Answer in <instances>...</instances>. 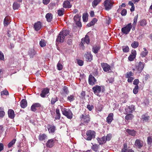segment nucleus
Listing matches in <instances>:
<instances>
[{
  "label": "nucleus",
  "instance_id": "nucleus-1",
  "mask_svg": "<svg viewBox=\"0 0 152 152\" xmlns=\"http://www.w3.org/2000/svg\"><path fill=\"white\" fill-rule=\"evenodd\" d=\"M69 31L67 30L60 32L57 38L56 42L58 43L63 42L64 41L65 37L69 34Z\"/></svg>",
  "mask_w": 152,
  "mask_h": 152
},
{
  "label": "nucleus",
  "instance_id": "nucleus-2",
  "mask_svg": "<svg viewBox=\"0 0 152 152\" xmlns=\"http://www.w3.org/2000/svg\"><path fill=\"white\" fill-rule=\"evenodd\" d=\"M92 90L94 94L97 96H100V94L101 92H104L103 88L101 86L98 85L95 86L92 88Z\"/></svg>",
  "mask_w": 152,
  "mask_h": 152
},
{
  "label": "nucleus",
  "instance_id": "nucleus-3",
  "mask_svg": "<svg viewBox=\"0 0 152 152\" xmlns=\"http://www.w3.org/2000/svg\"><path fill=\"white\" fill-rule=\"evenodd\" d=\"M81 123L84 124H87L90 121L89 115L85 114L80 116Z\"/></svg>",
  "mask_w": 152,
  "mask_h": 152
},
{
  "label": "nucleus",
  "instance_id": "nucleus-4",
  "mask_svg": "<svg viewBox=\"0 0 152 152\" xmlns=\"http://www.w3.org/2000/svg\"><path fill=\"white\" fill-rule=\"evenodd\" d=\"M86 136L85 138L88 140H91L95 137V132L93 131H88L86 133Z\"/></svg>",
  "mask_w": 152,
  "mask_h": 152
},
{
  "label": "nucleus",
  "instance_id": "nucleus-5",
  "mask_svg": "<svg viewBox=\"0 0 152 152\" xmlns=\"http://www.w3.org/2000/svg\"><path fill=\"white\" fill-rule=\"evenodd\" d=\"M113 3L111 0H106L104 2V6L105 10H109L113 6Z\"/></svg>",
  "mask_w": 152,
  "mask_h": 152
},
{
  "label": "nucleus",
  "instance_id": "nucleus-6",
  "mask_svg": "<svg viewBox=\"0 0 152 152\" xmlns=\"http://www.w3.org/2000/svg\"><path fill=\"white\" fill-rule=\"evenodd\" d=\"M62 111L63 114L68 118L71 119L72 118V113L70 110L64 108L63 109Z\"/></svg>",
  "mask_w": 152,
  "mask_h": 152
},
{
  "label": "nucleus",
  "instance_id": "nucleus-7",
  "mask_svg": "<svg viewBox=\"0 0 152 152\" xmlns=\"http://www.w3.org/2000/svg\"><path fill=\"white\" fill-rule=\"evenodd\" d=\"M132 28L131 23H129L126 26L122 28V32L124 34H127L129 33Z\"/></svg>",
  "mask_w": 152,
  "mask_h": 152
},
{
  "label": "nucleus",
  "instance_id": "nucleus-8",
  "mask_svg": "<svg viewBox=\"0 0 152 152\" xmlns=\"http://www.w3.org/2000/svg\"><path fill=\"white\" fill-rule=\"evenodd\" d=\"M134 106L133 105H131L129 106H127L125 109V114L130 113L134 110Z\"/></svg>",
  "mask_w": 152,
  "mask_h": 152
},
{
  "label": "nucleus",
  "instance_id": "nucleus-9",
  "mask_svg": "<svg viewBox=\"0 0 152 152\" xmlns=\"http://www.w3.org/2000/svg\"><path fill=\"white\" fill-rule=\"evenodd\" d=\"M96 82V80L95 77L91 75H90L88 77V83L89 84L93 86Z\"/></svg>",
  "mask_w": 152,
  "mask_h": 152
},
{
  "label": "nucleus",
  "instance_id": "nucleus-10",
  "mask_svg": "<svg viewBox=\"0 0 152 152\" xmlns=\"http://www.w3.org/2000/svg\"><path fill=\"white\" fill-rule=\"evenodd\" d=\"M101 66L104 72H109L110 70V66L106 63H101Z\"/></svg>",
  "mask_w": 152,
  "mask_h": 152
},
{
  "label": "nucleus",
  "instance_id": "nucleus-11",
  "mask_svg": "<svg viewBox=\"0 0 152 152\" xmlns=\"http://www.w3.org/2000/svg\"><path fill=\"white\" fill-rule=\"evenodd\" d=\"M55 142L54 139L49 140L46 143V145L48 147L51 148L53 146Z\"/></svg>",
  "mask_w": 152,
  "mask_h": 152
},
{
  "label": "nucleus",
  "instance_id": "nucleus-12",
  "mask_svg": "<svg viewBox=\"0 0 152 152\" xmlns=\"http://www.w3.org/2000/svg\"><path fill=\"white\" fill-rule=\"evenodd\" d=\"M89 37L88 35H86L84 38H83L81 39V44L82 45H83L85 43H86L87 44H89Z\"/></svg>",
  "mask_w": 152,
  "mask_h": 152
},
{
  "label": "nucleus",
  "instance_id": "nucleus-13",
  "mask_svg": "<svg viewBox=\"0 0 152 152\" xmlns=\"http://www.w3.org/2000/svg\"><path fill=\"white\" fill-rule=\"evenodd\" d=\"M49 92V89L47 88H45L42 91L40 94L41 96L43 98L45 97Z\"/></svg>",
  "mask_w": 152,
  "mask_h": 152
},
{
  "label": "nucleus",
  "instance_id": "nucleus-14",
  "mask_svg": "<svg viewBox=\"0 0 152 152\" xmlns=\"http://www.w3.org/2000/svg\"><path fill=\"white\" fill-rule=\"evenodd\" d=\"M145 64L143 62H140L139 63L138 65L137 66V69L140 72H141L144 67Z\"/></svg>",
  "mask_w": 152,
  "mask_h": 152
},
{
  "label": "nucleus",
  "instance_id": "nucleus-15",
  "mask_svg": "<svg viewBox=\"0 0 152 152\" xmlns=\"http://www.w3.org/2000/svg\"><path fill=\"white\" fill-rule=\"evenodd\" d=\"M84 56L88 61H90L92 60L93 56L91 53L87 52L85 54Z\"/></svg>",
  "mask_w": 152,
  "mask_h": 152
},
{
  "label": "nucleus",
  "instance_id": "nucleus-16",
  "mask_svg": "<svg viewBox=\"0 0 152 152\" xmlns=\"http://www.w3.org/2000/svg\"><path fill=\"white\" fill-rule=\"evenodd\" d=\"M113 113H111L109 114L108 117L107 118V122L110 124L113 119Z\"/></svg>",
  "mask_w": 152,
  "mask_h": 152
},
{
  "label": "nucleus",
  "instance_id": "nucleus-17",
  "mask_svg": "<svg viewBox=\"0 0 152 152\" xmlns=\"http://www.w3.org/2000/svg\"><path fill=\"white\" fill-rule=\"evenodd\" d=\"M63 6L64 8H69L72 7L69 1H64Z\"/></svg>",
  "mask_w": 152,
  "mask_h": 152
},
{
  "label": "nucleus",
  "instance_id": "nucleus-18",
  "mask_svg": "<svg viewBox=\"0 0 152 152\" xmlns=\"http://www.w3.org/2000/svg\"><path fill=\"white\" fill-rule=\"evenodd\" d=\"M100 145L103 144L106 142L105 137L104 136L101 138H98L97 139Z\"/></svg>",
  "mask_w": 152,
  "mask_h": 152
},
{
  "label": "nucleus",
  "instance_id": "nucleus-19",
  "mask_svg": "<svg viewBox=\"0 0 152 152\" xmlns=\"http://www.w3.org/2000/svg\"><path fill=\"white\" fill-rule=\"evenodd\" d=\"M47 129L50 133H53L55 131V127L54 126L49 125L47 126Z\"/></svg>",
  "mask_w": 152,
  "mask_h": 152
},
{
  "label": "nucleus",
  "instance_id": "nucleus-20",
  "mask_svg": "<svg viewBox=\"0 0 152 152\" xmlns=\"http://www.w3.org/2000/svg\"><path fill=\"white\" fill-rule=\"evenodd\" d=\"M8 114L9 117L13 119L15 117L14 112L13 110L12 109H10L8 112Z\"/></svg>",
  "mask_w": 152,
  "mask_h": 152
},
{
  "label": "nucleus",
  "instance_id": "nucleus-21",
  "mask_svg": "<svg viewBox=\"0 0 152 152\" xmlns=\"http://www.w3.org/2000/svg\"><path fill=\"white\" fill-rule=\"evenodd\" d=\"M135 145L139 148H140L143 146V143L141 141L137 140L135 142Z\"/></svg>",
  "mask_w": 152,
  "mask_h": 152
},
{
  "label": "nucleus",
  "instance_id": "nucleus-22",
  "mask_svg": "<svg viewBox=\"0 0 152 152\" xmlns=\"http://www.w3.org/2000/svg\"><path fill=\"white\" fill-rule=\"evenodd\" d=\"M41 23L40 22H37L34 25V28L36 31L39 30L41 28Z\"/></svg>",
  "mask_w": 152,
  "mask_h": 152
},
{
  "label": "nucleus",
  "instance_id": "nucleus-23",
  "mask_svg": "<svg viewBox=\"0 0 152 152\" xmlns=\"http://www.w3.org/2000/svg\"><path fill=\"white\" fill-rule=\"evenodd\" d=\"M100 47L98 46H94L92 48V51L95 54L97 53L100 49Z\"/></svg>",
  "mask_w": 152,
  "mask_h": 152
},
{
  "label": "nucleus",
  "instance_id": "nucleus-24",
  "mask_svg": "<svg viewBox=\"0 0 152 152\" xmlns=\"http://www.w3.org/2000/svg\"><path fill=\"white\" fill-rule=\"evenodd\" d=\"M45 17L47 21L50 22L52 19L53 15L51 13H48L46 15Z\"/></svg>",
  "mask_w": 152,
  "mask_h": 152
},
{
  "label": "nucleus",
  "instance_id": "nucleus-25",
  "mask_svg": "<svg viewBox=\"0 0 152 152\" xmlns=\"http://www.w3.org/2000/svg\"><path fill=\"white\" fill-rule=\"evenodd\" d=\"M27 105L26 100L25 99H22L20 102V106L22 108H24Z\"/></svg>",
  "mask_w": 152,
  "mask_h": 152
},
{
  "label": "nucleus",
  "instance_id": "nucleus-26",
  "mask_svg": "<svg viewBox=\"0 0 152 152\" xmlns=\"http://www.w3.org/2000/svg\"><path fill=\"white\" fill-rule=\"evenodd\" d=\"M47 136L45 134H40L39 136V139L40 141H42L47 139Z\"/></svg>",
  "mask_w": 152,
  "mask_h": 152
},
{
  "label": "nucleus",
  "instance_id": "nucleus-27",
  "mask_svg": "<svg viewBox=\"0 0 152 152\" xmlns=\"http://www.w3.org/2000/svg\"><path fill=\"white\" fill-rule=\"evenodd\" d=\"M138 17V15L137 14L134 17L133 20V23L132 24V25L133 27V28L132 29L133 30H134L135 27L136 26V23L137 21V20Z\"/></svg>",
  "mask_w": 152,
  "mask_h": 152
},
{
  "label": "nucleus",
  "instance_id": "nucleus-28",
  "mask_svg": "<svg viewBox=\"0 0 152 152\" xmlns=\"http://www.w3.org/2000/svg\"><path fill=\"white\" fill-rule=\"evenodd\" d=\"M143 49L144 51H142L140 53V56L142 57H145L147 55L148 53V50L145 48H144Z\"/></svg>",
  "mask_w": 152,
  "mask_h": 152
},
{
  "label": "nucleus",
  "instance_id": "nucleus-29",
  "mask_svg": "<svg viewBox=\"0 0 152 152\" xmlns=\"http://www.w3.org/2000/svg\"><path fill=\"white\" fill-rule=\"evenodd\" d=\"M149 118L148 116L145 115H143L141 116V119L143 122H146L148 121Z\"/></svg>",
  "mask_w": 152,
  "mask_h": 152
},
{
  "label": "nucleus",
  "instance_id": "nucleus-30",
  "mask_svg": "<svg viewBox=\"0 0 152 152\" xmlns=\"http://www.w3.org/2000/svg\"><path fill=\"white\" fill-rule=\"evenodd\" d=\"M101 1L102 0H94L92 3V7L94 8H95Z\"/></svg>",
  "mask_w": 152,
  "mask_h": 152
},
{
  "label": "nucleus",
  "instance_id": "nucleus-31",
  "mask_svg": "<svg viewBox=\"0 0 152 152\" xmlns=\"http://www.w3.org/2000/svg\"><path fill=\"white\" fill-rule=\"evenodd\" d=\"M97 19L96 18H93L90 23L87 24V26L88 27H89L94 25L97 21Z\"/></svg>",
  "mask_w": 152,
  "mask_h": 152
},
{
  "label": "nucleus",
  "instance_id": "nucleus-32",
  "mask_svg": "<svg viewBox=\"0 0 152 152\" xmlns=\"http://www.w3.org/2000/svg\"><path fill=\"white\" fill-rule=\"evenodd\" d=\"M56 116L55 118L56 119H59L61 117L59 110L57 108L56 109Z\"/></svg>",
  "mask_w": 152,
  "mask_h": 152
},
{
  "label": "nucleus",
  "instance_id": "nucleus-33",
  "mask_svg": "<svg viewBox=\"0 0 152 152\" xmlns=\"http://www.w3.org/2000/svg\"><path fill=\"white\" fill-rule=\"evenodd\" d=\"M126 115L125 116V119L127 121L131 120L134 117V115L133 114L128 113L126 114Z\"/></svg>",
  "mask_w": 152,
  "mask_h": 152
},
{
  "label": "nucleus",
  "instance_id": "nucleus-34",
  "mask_svg": "<svg viewBox=\"0 0 152 152\" xmlns=\"http://www.w3.org/2000/svg\"><path fill=\"white\" fill-rule=\"evenodd\" d=\"M75 99V97L73 95H70L67 97V100L70 102L73 101Z\"/></svg>",
  "mask_w": 152,
  "mask_h": 152
},
{
  "label": "nucleus",
  "instance_id": "nucleus-35",
  "mask_svg": "<svg viewBox=\"0 0 152 152\" xmlns=\"http://www.w3.org/2000/svg\"><path fill=\"white\" fill-rule=\"evenodd\" d=\"M20 7V4L17 2H14L13 5V8L14 10H18Z\"/></svg>",
  "mask_w": 152,
  "mask_h": 152
},
{
  "label": "nucleus",
  "instance_id": "nucleus-36",
  "mask_svg": "<svg viewBox=\"0 0 152 152\" xmlns=\"http://www.w3.org/2000/svg\"><path fill=\"white\" fill-rule=\"evenodd\" d=\"M131 46L133 48H136L139 46V43L137 41H134L131 44Z\"/></svg>",
  "mask_w": 152,
  "mask_h": 152
},
{
  "label": "nucleus",
  "instance_id": "nucleus-37",
  "mask_svg": "<svg viewBox=\"0 0 152 152\" xmlns=\"http://www.w3.org/2000/svg\"><path fill=\"white\" fill-rule=\"evenodd\" d=\"M126 132L130 135L134 136L135 134V132L134 130H131L129 129L126 130Z\"/></svg>",
  "mask_w": 152,
  "mask_h": 152
},
{
  "label": "nucleus",
  "instance_id": "nucleus-38",
  "mask_svg": "<svg viewBox=\"0 0 152 152\" xmlns=\"http://www.w3.org/2000/svg\"><path fill=\"white\" fill-rule=\"evenodd\" d=\"M64 9L63 8H61V9L58 10V14L59 16H61L63 15L64 14Z\"/></svg>",
  "mask_w": 152,
  "mask_h": 152
},
{
  "label": "nucleus",
  "instance_id": "nucleus-39",
  "mask_svg": "<svg viewBox=\"0 0 152 152\" xmlns=\"http://www.w3.org/2000/svg\"><path fill=\"white\" fill-rule=\"evenodd\" d=\"M88 15L87 13L84 14L83 15V22H87L88 19Z\"/></svg>",
  "mask_w": 152,
  "mask_h": 152
},
{
  "label": "nucleus",
  "instance_id": "nucleus-40",
  "mask_svg": "<svg viewBox=\"0 0 152 152\" xmlns=\"http://www.w3.org/2000/svg\"><path fill=\"white\" fill-rule=\"evenodd\" d=\"M122 50L123 52L127 53L129 51V48L128 46H124L122 47Z\"/></svg>",
  "mask_w": 152,
  "mask_h": 152
},
{
  "label": "nucleus",
  "instance_id": "nucleus-41",
  "mask_svg": "<svg viewBox=\"0 0 152 152\" xmlns=\"http://www.w3.org/2000/svg\"><path fill=\"white\" fill-rule=\"evenodd\" d=\"M16 140V139H14L12 140L10 143L8 144V147L9 148H10L12 147L15 143Z\"/></svg>",
  "mask_w": 152,
  "mask_h": 152
},
{
  "label": "nucleus",
  "instance_id": "nucleus-42",
  "mask_svg": "<svg viewBox=\"0 0 152 152\" xmlns=\"http://www.w3.org/2000/svg\"><path fill=\"white\" fill-rule=\"evenodd\" d=\"M39 45L42 47L45 46L46 45L45 41L43 39L41 40L39 42Z\"/></svg>",
  "mask_w": 152,
  "mask_h": 152
},
{
  "label": "nucleus",
  "instance_id": "nucleus-43",
  "mask_svg": "<svg viewBox=\"0 0 152 152\" xmlns=\"http://www.w3.org/2000/svg\"><path fill=\"white\" fill-rule=\"evenodd\" d=\"M133 75V73L130 71L126 73L125 75V77L126 78L132 77L131 76H132Z\"/></svg>",
  "mask_w": 152,
  "mask_h": 152
},
{
  "label": "nucleus",
  "instance_id": "nucleus-44",
  "mask_svg": "<svg viewBox=\"0 0 152 152\" xmlns=\"http://www.w3.org/2000/svg\"><path fill=\"white\" fill-rule=\"evenodd\" d=\"M80 17L81 16H80L78 15H76L74 18V21L76 22L80 20Z\"/></svg>",
  "mask_w": 152,
  "mask_h": 152
},
{
  "label": "nucleus",
  "instance_id": "nucleus-45",
  "mask_svg": "<svg viewBox=\"0 0 152 152\" xmlns=\"http://www.w3.org/2000/svg\"><path fill=\"white\" fill-rule=\"evenodd\" d=\"M35 53L36 52L33 49H31L29 52V54L31 57H33Z\"/></svg>",
  "mask_w": 152,
  "mask_h": 152
},
{
  "label": "nucleus",
  "instance_id": "nucleus-46",
  "mask_svg": "<svg viewBox=\"0 0 152 152\" xmlns=\"http://www.w3.org/2000/svg\"><path fill=\"white\" fill-rule=\"evenodd\" d=\"M139 87L138 86H135L133 90V93L135 94H137L138 91Z\"/></svg>",
  "mask_w": 152,
  "mask_h": 152
},
{
  "label": "nucleus",
  "instance_id": "nucleus-47",
  "mask_svg": "<svg viewBox=\"0 0 152 152\" xmlns=\"http://www.w3.org/2000/svg\"><path fill=\"white\" fill-rule=\"evenodd\" d=\"M146 24V20L145 19L142 20L140 23V25L142 26H145Z\"/></svg>",
  "mask_w": 152,
  "mask_h": 152
},
{
  "label": "nucleus",
  "instance_id": "nucleus-48",
  "mask_svg": "<svg viewBox=\"0 0 152 152\" xmlns=\"http://www.w3.org/2000/svg\"><path fill=\"white\" fill-rule=\"evenodd\" d=\"M147 142L148 144L149 145L152 144V137L150 136L148 137Z\"/></svg>",
  "mask_w": 152,
  "mask_h": 152
},
{
  "label": "nucleus",
  "instance_id": "nucleus-49",
  "mask_svg": "<svg viewBox=\"0 0 152 152\" xmlns=\"http://www.w3.org/2000/svg\"><path fill=\"white\" fill-rule=\"evenodd\" d=\"M57 68L58 70H61L63 69V67L62 65L59 62L57 65Z\"/></svg>",
  "mask_w": 152,
  "mask_h": 152
},
{
  "label": "nucleus",
  "instance_id": "nucleus-50",
  "mask_svg": "<svg viewBox=\"0 0 152 152\" xmlns=\"http://www.w3.org/2000/svg\"><path fill=\"white\" fill-rule=\"evenodd\" d=\"M112 137V135L110 134H108L105 137V139L106 140L109 141Z\"/></svg>",
  "mask_w": 152,
  "mask_h": 152
},
{
  "label": "nucleus",
  "instance_id": "nucleus-51",
  "mask_svg": "<svg viewBox=\"0 0 152 152\" xmlns=\"http://www.w3.org/2000/svg\"><path fill=\"white\" fill-rule=\"evenodd\" d=\"M57 101L58 99L57 97H56L55 98H52L51 101V104H54V103Z\"/></svg>",
  "mask_w": 152,
  "mask_h": 152
},
{
  "label": "nucleus",
  "instance_id": "nucleus-52",
  "mask_svg": "<svg viewBox=\"0 0 152 152\" xmlns=\"http://www.w3.org/2000/svg\"><path fill=\"white\" fill-rule=\"evenodd\" d=\"M98 148V146L97 145H93L92 147V149L94 151L96 152L97 151Z\"/></svg>",
  "mask_w": 152,
  "mask_h": 152
},
{
  "label": "nucleus",
  "instance_id": "nucleus-53",
  "mask_svg": "<svg viewBox=\"0 0 152 152\" xmlns=\"http://www.w3.org/2000/svg\"><path fill=\"white\" fill-rule=\"evenodd\" d=\"M1 107L0 108V110H1ZM5 113L4 111L1 110L0 111V118H2L5 115Z\"/></svg>",
  "mask_w": 152,
  "mask_h": 152
},
{
  "label": "nucleus",
  "instance_id": "nucleus-54",
  "mask_svg": "<svg viewBox=\"0 0 152 152\" xmlns=\"http://www.w3.org/2000/svg\"><path fill=\"white\" fill-rule=\"evenodd\" d=\"M8 19L7 18L5 17L4 21V26H7L8 25Z\"/></svg>",
  "mask_w": 152,
  "mask_h": 152
},
{
  "label": "nucleus",
  "instance_id": "nucleus-55",
  "mask_svg": "<svg viewBox=\"0 0 152 152\" xmlns=\"http://www.w3.org/2000/svg\"><path fill=\"white\" fill-rule=\"evenodd\" d=\"M87 107L89 111H91L94 108V106L92 105L88 104L87 105Z\"/></svg>",
  "mask_w": 152,
  "mask_h": 152
},
{
  "label": "nucleus",
  "instance_id": "nucleus-56",
  "mask_svg": "<svg viewBox=\"0 0 152 152\" xmlns=\"http://www.w3.org/2000/svg\"><path fill=\"white\" fill-rule=\"evenodd\" d=\"M77 64L80 66H82L83 64V61L82 60H78L77 61Z\"/></svg>",
  "mask_w": 152,
  "mask_h": 152
},
{
  "label": "nucleus",
  "instance_id": "nucleus-57",
  "mask_svg": "<svg viewBox=\"0 0 152 152\" xmlns=\"http://www.w3.org/2000/svg\"><path fill=\"white\" fill-rule=\"evenodd\" d=\"M1 96L7 95L8 94V92L7 91H3L1 92Z\"/></svg>",
  "mask_w": 152,
  "mask_h": 152
},
{
  "label": "nucleus",
  "instance_id": "nucleus-58",
  "mask_svg": "<svg viewBox=\"0 0 152 152\" xmlns=\"http://www.w3.org/2000/svg\"><path fill=\"white\" fill-rule=\"evenodd\" d=\"M122 152H134V151L132 149H127V150L125 151V149H122Z\"/></svg>",
  "mask_w": 152,
  "mask_h": 152
},
{
  "label": "nucleus",
  "instance_id": "nucleus-59",
  "mask_svg": "<svg viewBox=\"0 0 152 152\" xmlns=\"http://www.w3.org/2000/svg\"><path fill=\"white\" fill-rule=\"evenodd\" d=\"M136 57L130 55L128 57V59L130 61H133Z\"/></svg>",
  "mask_w": 152,
  "mask_h": 152
},
{
  "label": "nucleus",
  "instance_id": "nucleus-60",
  "mask_svg": "<svg viewBox=\"0 0 152 152\" xmlns=\"http://www.w3.org/2000/svg\"><path fill=\"white\" fill-rule=\"evenodd\" d=\"M126 10L125 9H124L122 11L121 14L122 16H125L126 15Z\"/></svg>",
  "mask_w": 152,
  "mask_h": 152
},
{
  "label": "nucleus",
  "instance_id": "nucleus-61",
  "mask_svg": "<svg viewBox=\"0 0 152 152\" xmlns=\"http://www.w3.org/2000/svg\"><path fill=\"white\" fill-rule=\"evenodd\" d=\"M132 54H131V55L136 57V51L135 50H132Z\"/></svg>",
  "mask_w": 152,
  "mask_h": 152
},
{
  "label": "nucleus",
  "instance_id": "nucleus-62",
  "mask_svg": "<svg viewBox=\"0 0 152 152\" xmlns=\"http://www.w3.org/2000/svg\"><path fill=\"white\" fill-rule=\"evenodd\" d=\"M114 81V78H110L107 80V82L110 83H112Z\"/></svg>",
  "mask_w": 152,
  "mask_h": 152
},
{
  "label": "nucleus",
  "instance_id": "nucleus-63",
  "mask_svg": "<svg viewBox=\"0 0 152 152\" xmlns=\"http://www.w3.org/2000/svg\"><path fill=\"white\" fill-rule=\"evenodd\" d=\"M75 22V23H76V25L77 26H78L79 27H81L82 24H81V22L80 21V20L76 21V22Z\"/></svg>",
  "mask_w": 152,
  "mask_h": 152
},
{
  "label": "nucleus",
  "instance_id": "nucleus-64",
  "mask_svg": "<svg viewBox=\"0 0 152 152\" xmlns=\"http://www.w3.org/2000/svg\"><path fill=\"white\" fill-rule=\"evenodd\" d=\"M139 81L137 79H136L134 80L133 81V84L135 86H138V84L139 83Z\"/></svg>",
  "mask_w": 152,
  "mask_h": 152
}]
</instances>
